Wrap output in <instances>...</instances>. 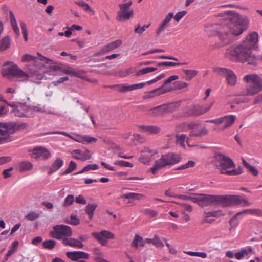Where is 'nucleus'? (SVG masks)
<instances>
[{"label": "nucleus", "mask_w": 262, "mask_h": 262, "mask_svg": "<svg viewBox=\"0 0 262 262\" xmlns=\"http://www.w3.org/2000/svg\"><path fill=\"white\" fill-rule=\"evenodd\" d=\"M182 159L181 155L173 152H169L161 156V158L155 161V164L150 170L155 174L157 172L167 166H170L180 162Z\"/></svg>", "instance_id": "nucleus-6"}, {"label": "nucleus", "mask_w": 262, "mask_h": 262, "mask_svg": "<svg viewBox=\"0 0 262 262\" xmlns=\"http://www.w3.org/2000/svg\"><path fill=\"white\" fill-rule=\"evenodd\" d=\"M187 13L186 11L178 12L173 17L176 21L179 22Z\"/></svg>", "instance_id": "nucleus-59"}, {"label": "nucleus", "mask_w": 262, "mask_h": 262, "mask_svg": "<svg viewBox=\"0 0 262 262\" xmlns=\"http://www.w3.org/2000/svg\"><path fill=\"white\" fill-rule=\"evenodd\" d=\"M183 72L186 75V80H191L198 74V71L195 70H183Z\"/></svg>", "instance_id": "nucleus-41"}, {"label": "nucleus", "mask_w": 262, "mask_h": 262, "mask_svg": "<svg viewBox=\"0 0 262 262\" xmlns=\"http://www.w3.org/2000/svg\"><path fill=\"white\" fill-rule=\"evenodd\" d=\"M33 111L39 112H45L48 114H52V113L49 110H46L45 107H41L40 105H37L34 106H28V111Z\"/></svg>", "instance_id": "nucleus-38"}, {"label": "nucleus", "mask_w": 262, "mask_h": 262, "mask_svg": "<svg viewBox=\"0 0 262 262\" xmlns=\"http://www.w3.org/2000/svg\"><path fill=\"white\" fill-rule=\"evenodd\" d=\"M28 152L32 158L40 160H47L51 156L50 151L42 146H37L33 149H29Z\"/></svg>", "instance_id": "nucleus-11"}, {"label": "nucleus", "mask_w": 262, "mask_h": 262, "mask_svg": "<svg viewBox=\"0 0 262 262\" xmlns=\"http://www.w3.org/2000/svg\"><path fill=\"white\" fill-rule=\"evenodd\" d=\"M190 129V137H201L208 134V131L205 126L198 123H191L188 124Z\"/></svg>", "instance_id": "nucleus-17"}, {"label": "nucleus", "mask_w": 262, "mask_h": 262, "mask_svg": "<svg viewBox=\"0 0 262 262\" xmlns=\"http://www.w3.org/2000/svg\"><path fill=\"white\" fill-rule=\"evenodd\" d=\"M195 199L194 203L202 208L213 205L220 206V195H211L204 193L194 194Z\"/></svg>", "instance_id": "nucleus-7"}, {"label": "nucleus", "mask_w": 262, "mask_h": 262, "mask_svg": "<svg viewBox=\"0 0 262 262\" xmlns=\"http://www.w3.org/2000/svg\"><path fill=\"white\" fill-rule=\"evenodd\" d=\"M99 166L96 164H88L86 166H85L81 170L74 173V174H78L91 170H97Z\"/></svg>", "instance_id": "nucleus-36"}, {"label": "nucleus", "mask_w": 262, "mask_h": 262, "mask_svg": "<svg viewBox=\"0 0 262 262\" xmlns=\"http://www.w3.org/2000/svg\"><path fill=\"white\" fill-rule=\"evenodd\" d=\"M246 81L245 90L242 92L240 95L243 96H253L262 91V78L258 75L248 74L244 77Z\"/></svg>", "instance_id": "nucleus-5"}, {"label": "nucleus", "mask_w": 262, "mask_h": 262, "mask_svg": "<svg viewBox=\"0 0 262 262\" xmlns=\"http://www.w3.org/2000/svg\"><path fill=\"white\" fill-rule=\"evenodd\" d=\"M10 45V38L8 36L3 38L0 40V50L1 51L6 50Z\"/></svg>", "instance_id": "nucleus-34"}, {"label": "nucleus", "mask_w": 262, "mask_h": 262, "mask_svg": "<svg viewBox=\"0 0 262 262\" xmlns=\"http://www.w3.org/2000/svg\"><path fill=\"white\" fill-rule=\"evenodd\" d=\"M173 17V13L172 12L169 13L166 16L163 21L159 25V26L156 31V34L158 36L159 35L161 32L164 31L168 27L169 23Z\"/></svg>", "instance_id": "nucleus-23"}, {"label": "nucleus", "mask_w": 262, "mask_h": 262, "mask_svg": "<svg viewBox=\"0 0 262 262\" xmlns=\"http://www.w3.org/2000/svg\"><path fill=\"white\" fill-rule=\"evenodd\" d=\"M146 85V83L141 82L140 83H137V84H133L132 85H129L130 86V91L139 89L143 88Z\"/></svg>", "instance_id": "nucleus-61"}, {"label": "nucleus", "mask_w": 262, "mask_h": 262, "mask_svg": "<svg viewBox=\"0 0 262 262\" xmlns=\"http://www.w3.org/2000/svg\"><path fill=\"white\" fill-rule=\"evenodd\" d=\"M161 130V128L156 125H148L147 133L151 134H157Z\"/></svg>", "instance_id": "nucleus-50"}, {"label": "nucleus", "mask_w": 262, "mask_h": 262, "mask_svg": "<svg viewBox=\"0 0 262 262\" xmlns=\"http://www.w3.org/2000/svg\"><path fill=\"white\" fill-rule=\"evenodd\" d=\"M173 203L180 205L187 211L191 212L192 211V207L190 205H188L184 203H179L177 202H173Z\"/></svg>", "instance_id": "nucleus-58"}, {"label": "nucleus", "mask_w": 262, "mask_h": 262, "mask_svg": "<svg viewBox=\"0 0 262 262\" xmlns=\"http://www.w3.org/2000/svg\"><path fill=\"white\" fill-rule=\"evenodd\" d=\"M12 107L13 109L11 111V113L13 114L15 116L19 117L26 116L25 112L28 111V106L25 104H22L20 106H16L15 104V106Z\"/></svg>", "instance_id": "nucleus-24"}, {"label": "nucleus", "mask_w": 262, "mask_h": 262, "mask_svg": "<svg viewBox=\"0 0 262 262\" xmlns=\"http://www.w3.org/2000/svg\"><path fill=\"white\" fill-rule=\"evenodd\" d=\"M228 13V20L226 24L234 36L241 34L248 28L249 20L247 16L239 15L233 11H229Z\"/></svg>", "instance_id": "nucleus-4"}, {"label": "nucleus", "mask_w": 262, "mask_h": 262, "mask_svg": "<svg viewBox=\"0 0 262 262\" xmlns=\"http://www.w3.org/2000/svg\"><path fill=\"white\" fill-rule=\"evenodd\" d=\"M63 244L71 247H77L81 248L83 247L84 245L80 241L75 238H68L63 239Z\"/></svg>", "instance_id": "nucleus-27"}, {"label": "nucleus", "mask_w": 262, "mask_h": 262, "mask_svg": "<svg viewBox=\"0 0 262 262\" xmlns=\"http://www.w3.org/2000/svg\"><path fill=\"white\" fill-rule=\"evenodd\" d=\"M258 38L257 33H250L241 43L229 47L226 51L225 56L232 61L256 65L257 58L252 54V49L255 47Z\"/></svg>", "instance_id": "nucleus-1"}, {"label": "nucleus", "mask_w": 262, "mask_h": 262, "mask_svg": "<svg viewBox=\"0 0 262 262\" xmlns=\"http://www.w3.org/2000/svg\"><path fill=\"white\" fill-rule=\"evenodd\" d=\"M75 69L71 67H67L62 70V71L67 74H69L74 76Z\"/></svg>", "instance_id": "nucleus-64"}, {"label": "nucleus", "mask_w": 262, "mask_h": 262, "mask_svg": "<svg viewBox=\"0 0 262 262\" xmlns=\"http://www.w3.org/2000/svg\"><path fill=\"white\" fill-rule=\"evenodd\" d=\"M115 86L118 87V91L122 93H125L126 92L130 91L129 85H128L126 84L114 85L110 86L109 87L113 88Z\"/></svg>", "instance_id": "nucleus-46"}, {"label": "nucleus", "mask_w": 262, "mask_h": 262, "mask_svg": "<svg viewBox=\"0 0 262 262\" xmlns=\"http://www.w3.org/2000/svg\"><path fill=\"white\" fill-rule=\"evenodd\" d=\"M33 167V164L29 161H23L19 162L17 165V168L19 171H25L30 170Z\"/></svg>", "instance_id": "nucleus-26"}, {"label": "nucleus", "mask_w": 262, "mask_h": 262, "mask_svg": "<svg viewBox=\"0 0 262 262\" xmlns=\"http://www.w3.org/2000/svg\"><path fill=\"white\" fill-rule=\"evenodd\" d=\"M97 206V204L95 203L93 204H89L85 207V211L88 215L89 216V218L91 219L92 218L93 216V213L94 211L95 210L96 207Z\"/></svg>", "instance_id": "nucleus-33"}, {"label": "nucleus", "mask_w": 262, "mask_h": 262, "mask_svg": "<svg viewBox=\"0 0 262 262\" xmlns=\"http://www.w3.org/2000/svg\"><path fill=\"white\" fill-rule=\"evenodd\" d=\"M146 242L148 243H151L154 245L156 246L157 247H163L164 244L161 241V240L157 237H155L153 239L150 238H146Z\"/></svg>", "instance_id": "nucleus-39"}, {"label": "nucleus", "mask_w": 262, "mask_h": 262, "mask_svg": "<svg viewBox=\"0 0 262 262\" xmlns=\"http://www.w3.org/2000/svg\"><path fill=\"white\" fill-rule=\"evenodd\" d=\"M67 256L72 260L77 261L79 259H88V253L83 251H69L66 253Z\"/></svg>", "instance_id": "nucleus-21"}, {"label": "nucleus", "mask_w": 262, "mask_h": 262, "mask_svg": "<svg viewBox=\"0 0 262 262\" xmlns=\"http://www.w3.org/2000/svg\"><path fill=\"white\" fill-rule=\"evenodd\" d=\"M66 222L73 225H77L79 224V220L75 215H71L69 219L66 220Z\"/></svg>", "instance_id": "nucleus-52"}, {"label": "nucleus", "mask_w": 262, "mask_h": 262, "mask_svg": "<svg viewBox=\"0 0 262 262\" xmlns=\"http://www.w3.org/2000/svg\"><path fill=\"white\" fill-rule=\"evenodd\" d=\"M27 126V124L26 123H23L21 124H17L14 123L12 125V127L17 130H22L26 128Z\"/></svg>", "instance_id": "nucleus-63"}, {"label": "nucleus", "mask_w": 262, "mask_h": 262, "mask_svg": "<svg viewBox=\"0 0 262 262\" xmlns=\"http://www.w3.org/2000/svg\"><path fill=\"white\" fill-rule=\"evenodd\" d=\"M142 212L145 215H146L149 217H156L158 214V213L157 212V211H156L154 210L151 209H145L144 210H143Z\"/></svg>", "instance_id": "nucleus-54"}, {"label": "nucleus", "mask_w": 262, "mask_h": 262, "mask_svg": "<svg viewBox=\"0 0 262 262\" xmlns=\"http://www.w3.org/2000/svg\"><path fill=\"white\" fill-rule=\"evenodd\" d=\"M77 167V164L73 161H71L68 167L63 171L61 174L66 175L73 171Z\"/></svg>", "instance_id": "nucleus-42"}, {"label": "nucleus", "mask_w": 262, "mask_h": 262, "mask_svg": "<svg viewBox=\"0 0 262 262\" xmlns=\"http://www.w3.org/2000/svg\"><path fill=\"white\" fill-rule=\"evenodd\" d=\"M157 70V68L154 67H146L143 69H141L138 70L136 73V75L137 76H140L142 75L146 74L148 73H150L154 72Z\"/></svg>", "instance_id": "nucleus-35"}, {"label": "nucleus", "mask_w": 262, "mask_h": 262, "mask_svg": "<svg viewBox=\"0 0 262 262\" xmlns=\"http://www.w3.org/2000/svg\"><path fill=\"white\" fill-rule=\"evenodd\" d=\"M134 69L133 68H130L125 70H121L115 73L114 75H118L120 77H125L133 73Z\"/></svg>", "instance_id": "nucleus-37"}, {"label": "nucleus", "mask_w": 262, "mask_h": 262, "mask_svg": "<svg viewBox=\"0 0 262 262\" xmlns=\"http://www.w3.org/2000/svg\"><path fill=\"white\" fill-rule=\"evenodd\" d=\"M63 165V161L61 159L57 158L52 164L49 171V174H51L53 172L58 170Z\"/></svg>", "instance_id": "nucleus-28"}, {"label": "nucleus", "mask_w": 262, "mask_h": 262, "mask_svg": "<svg viewBox=\"0 0 262 262\" xmlns=\"http://www.w3.org/2000/svg\"><path fill=\"white\" fill-rule=\"evenodd\" d=\"M179 76L177 75H172L164 81L163 84L158 88L154 90V92L161 91V93H166L168 92L174 90L173 88L168 86L167 84L171 82L172 81L177 80Z\"/></svg>", "instance_id": "nucleus-20"}, {"label": "nucleus", "mask_w": 262, "mask_h": 262, "mask_svg": "<svg viewBox=\"0 0 262 262\" xmlns=\"http://www.w3.org/2000/svg\"><path fill=\"white\" fill-rule=\"evenodd\" d=\"M132 4V1H130L126 3L119 5L120 11L118 12L117 19L119 21H124L129 19L133 15V11L129 9Z\"/></svg>", "instance_id": "nucleus-10"}, {"label": "nucleus", "mask_w": 262, "mask_h": 262, "mask_svg": "<svg viewBox=\"0 0 262 262\" xmlns=\"http://www.w3.org/2000/svg\"><path fill=\"white\" fill-rule=\"evenodd\" d=\"M74 201V196L73 195H68L65 199L62 206L63 207H67L71 205Z\"/></svg>", "instance_id": "nucleus-47"}, {"label": "nucleus", "mask_w": 262, "mask_h": 262, "mask_svg": "<svg viewBox=\"0 0 262 262\" xmlns=\"http://www.w3.org/2000/svg\"><path fill=\"white\" fill-rule=\"evenodd\" d=\"M236 116L233 115H226L217 119L207 120V122L214 123L215 124H220L225 123L224 125L221 130H224L230 126L235 121Z\"/></svg>", "instance_id": "nucleus-16"}, {"label": "nucleus", "mask_w": 262, "mask_h": 262, "mask_svg": "<svg viewBox=\"0 0 262 262\" xmlns=\"http://www.w3.org/2000/svg\"><path fill=\"white\" fill-rule=\"evenodd\" d=\"M176 138H177V143L179 144L181 146L185 148V145L184 144V142L185 140H186L187 144L189 146H191V145H189V141L190 140V137H187L186 135L185 134H181V135H176Z\"/></svg>", "instance_id": "nucleus-29"}, {"label": "nucleus", "mask_w": 262, "mask_h": 262, "mask_svg": "<svg viewBox=\"0 0 262 262\" xmlns=\"http://www.w3.org/2000/svg\"><path fill=\"white\" fill-rule=\"evenodd\" d=\"M242 162L245 166L248 169V170L252 173L254 176H257L258 173V170L254 166L250 165L244 159H242Z\"/></svg>", "instance_id": "nucleus-40"}, {"label": "nucleus", "mask_w": 262, "mask_h": 262, "mask_svg": "<svg viewBox=\"0 0 262 262\" xmlns=\"http://www.w3.org/2000/svg\"><path fill=\"white\" fill-rule=\"evenodd\" d=\"M3 66L4 68L2 71L3 75L11 80L22 81L30 78L32 81L39 83L44 77L42 72L34 69H30L28 74H26L13 62L7 61Z\"/></svg>", "instance_id": "nucleus-2"}, {"label": "nucleus", "mask_w": 262, "mask_h": 262, "mask_svg": "<svg viewBox=\"0 0 262 262\" xmlns=\"http://www.w3.org/2000/svg\"><path fill=\"white\" fill-rule=\"evenodd\" d=\"M183 64H186V63H180V62H173L170 61L162 62L157 63V66L159 67L161 66H179Z\"/></svg>", "instance_id": "nucleus-48"}, {"label": "nucleus", "mask_w": 262, "mask_h": 262, "mask_svg": "<svg viewBox=\"0 0 262 262\" xmlns=\"http://www.w3.org/2000/svg\"><path fill=\"white\" fill-rule=\"evenodd\" d=\"M150 26V24L144 25L142 27H140V25H138L137 27L135 29V32L138 33L139 35H141L146 29H147Z\"/></svg>", "instance_id": "nucleus-53"}, {"label": "nucleus", "mask_w": 262, "mask_h": 262, "mask_svg": "<svg viewBox=\"0 0 262 262\" xmlns=\"http://www.w3.org/2000/svg\"><path fill=\"white\" fill-rule=\"evenodd\" d=\"M190 112L189 115L199 116L204 114L203 112V106L200 105H193L189 108Z\"/></svg>", "instance_id": "nucleus-30"}, {"label": "nucleus", "mask_w": 262, "mask_h": 262, "mask_svg": "<svg viewBox=\"0 0 262 262\" xmlns=\"http://www.w3.org/2000/svg\"><path fill=\"white\" fill-rule=\"evenodd\" d=\"M8 129L7 124L0 122V143H4L9 141L10 133Z\"/></svg>", "instance_id": "nucleus-22"}, {"label": "nucleus", "mask_w": 262, "mask_h": 262, "mask_svg": "<svg viewBox=\"0 0 262 262\" xmlns=\"http://www.w3.org/2000/svg\"><path fill=\"white\" fill-rule=\"evenodd\" d=\"M176 197L185 201L191 200L193 202L194 199H195V195L194 194V196H188L186 195L180 194L176 196Z\"/></svg>", "instance_id": "nucleus-60"}, {"label": "nucleus", "mask_w": 262, "mask_h": 262, "mask_svg": "<svg viewBox=\"0 0 262 262\" xmlns=\"http://www.w3.org/2000/svg\"><path fill=\"white\" fill-rule=\"evenodd\" d=\"M195 165V162L194 161L190 160L188 161V162L181 166L178 167L177 168V170H183L189 168H192L194 167Z\"/></svg>", "instance_id": "nucleus-44"}, {"label": "nucleus", "mask_w": 262, "mask_h": 262, "mask_svg": "<svg viewBox=\"0 0 262 262\" xmlns=\"http://www.w3.org/2000/svg\"><path fill=\"white\" fill-rule=\"evenodd\" d=\"M114 164L119 165L120 166L127 167H132L133 166V165L132 163H130L128 162L123 161V160L116 161L114 162Z\"/></svg>", "instance_id": "nucleus-55"}, {"label": "nucleus", "mask_w": 262, "mask_h": 262, "mask_svg": "<svg viewBox=\"0 0 262 262\" xmlns=\"http://www.w3.org/2000/svg\"><path fill=\"white\" fill-rule=\"evenodd\" d=\"M72 231L71 227L64 225H58L53 227V231L51 232L52 237L63 242L64 239L71 236Z\"/></svg>", "instance_id": "nucleus-8"}, {"label": "nucleus", "mask_w": 262, "mask_h": 262, "mask_svg": "<svg viewBox=\"0 0 262 262\" xmlns=\"http://www.w3.org/2000/svg\"><path fill=\"white\" fill-rule=\"evenodd\" d=\"M161 91L154 92V90H153L151 91H149V92H148L147 93H146L147 94L144 96L143 99H146L152 98L155 96H158V95L164 94V93H161Z\"/></svg>", "instance_id": "nucleus-49"}, {"label": "nucleus", "mask_w": 262, "mask_h": 262, "mask_svg": "<svg viewBox=\"0 0 262 262\" xmlns=\"http://www.w3.org/2000/svg\"><path fill=\"white\" fill-rule=\"evenodd\" d=\"M60 134L66 136H67L75 141L84 143V142L88 143H92V142H96L97 141V139L95 138L89 136H78L77 139H74L72 136H71L69 134L67 133L66 132L63 131H54L51 132H47L43 134V135H48V134Z\"/></svg>", "instance_id": "nucleus-18"}, {"label": "nucleus", "mask_w": 262, "mask_h": 262, "mask_svg": "<svg viewBox=\"0 0 262 262\" xmlns=\"http://www.w3.org/2000/svg\"><path fill=\"white\" fill-rule=\"evenodd\" d=\"M146 242V239L144 240L140 236L136 235L133 241L132 242V245L137 249L139 245L144 246Z\"/></svg>", "instance_id": "nucleus-32"}, {"label": "nucleus", "mask_w": 262, "mask_h": 262, "mask_svg": "<svg viewBox=\"0 0 262 262\" xmlns=\"http://www.w3.org/2000/svg\"><path fill=\"white\" fill-rule=\"evenodd\" d=\"M184 252L192 256H198L203 258H205L207 257V254L205 252L193 251H184Z\"/></svg>", "instance_id": "nucleus-45"}, {"label": "nucleus", "mask_w": 262, "mask_h": 262, "mask_svg": "<svg viewBox=\"0 0 262 262\" xmlns=\"http://www.w3.org/2000/svg\"><path fill=\"white\" fill-rule=\"evenodd\" d=\"M175 86L173 88L174 90H181L184 88H187L188 84L185 82L178 81L174 83Z\"/></svg>", "instance_id": "nucleus-51"}, {"label": "nucleus", "mask_w": 262, "mask_h": 262, "mask_svg": "<svg viewBox=\"0 0 262 262\" xmlns=\"http://www.w3.org/2000/svg\"><path fill=\"white\" fill-rule=\"evenodd\" d=\"M180 105V102L169 105L163 104L150 109L148 112L147 115L152 116L161 115L164 112L173 111L175 107H178Z\"/></svg>", "instance_id": "nucleus-14"}, {"label": "nucleus", "mask_w": 262, "mask_h": 262, "mask_svg": "<svg viewBox=\"0 0 262 262\" xmlns=\"http://www.w3.org/2000/svg\"><path fill=\"white\" fill-rule=\"evenodd\" d=\"M248 255V252L245 249L241 250L239 252L235 253V256L237 259H241L244 256Z\"/></svg>", "instance_id": "nucleus-62"}, {"label": "nucleus", "mask_w": 262, "mask_h": 262, "mask_svg": "<svg viewBox=\"0 0 262 262\" xmlns=\"http://www.w3.org/2000/svg\"><path fill=\"white\" fill-rule=\"evenodd\" d=\"M213 158L215 160L214 167L220 170L221 173L229 176L238 175L242 173L243 170L241 166L233 170H228L235 167L233 161L229 157L221 153H216L214 155Z\"/></svg>", "instance_id": "nucleus-3"}, {"label": "nucleus", "mask_w": 262, "mask_h": 262, "mask_svg": "<svg viewBox=\"0 0 262 262\" xmlns=\"http://www.w3.org/2000/svg\"><path fill=\"white\" fill-rule=\"evenodd\" d=\"M121 44L122 41L121 40H116L105 46L102 49L101 52L103 53L108 52L111 50L117 48Z\"/></svg>", "instance_id": "nucleus-25"}, {"label": "nucleus", "mask_w": 262, "mask_h": 262, "mask_svg": "<svg viewBox=\"0 0 262 262\" xmlns=\"http://www.w3.org/2000/svg\"><path fill=\"white\" fill-rule=\"evenodd\" d=\"M122 198H124L127 199H133V200H142L144 198V195L140 193H129L126 194H123Z\"/></svg>", "instance_id": "nucleus-31"}, {"label": "nucleus", "mask_w": 262, "mask_h": 262, "mask_svg": "<svg viewBox=\"0 0 262 262\" xmlns=\"http://www.w3.org/2000/svg\"><path fill=\"white\" fill-rule=\"evenodd\" d=\"M218 35L220 39L224 45H228L233 41L234 34L230 29V27L226 23L223 25L218 31Z\"/></svg>", "instance_id": "nucleus-12"}, {"label": "nucleus", "mask_w": 262, "mask_h": 262, "mask_svg": "<svg viewBox=\"0 0 262 262\" xmlns=\"http://www.w3.org/2000/svg\"><path fill=\"white\" fill-rule=\"evenodd\" d=\"M39 217V214L35 212H31L26 215L25 217L29 221H34Z\"/></svg>", "instance_id": "nucleus-57"}, {"label": "nucleus", "mask_w": 262, "mask_h": 262, "mask_svg": "<svg viewBox=\"0 0 262 262\" xmlns=\"http://www.w3.org/2000/svg\"><path fill=\"white\" fill-rule=\"evenodd\" d=\"M37 54L39 56V59H38L36 57L32 56L31 55L26 54L23 56L22 61L32 62L34 67H38V68H41L42 67L44 66L43 63L40 62L43 61L44 60H46V63L47 64H53V61L52 60L45 57L44 56L40 54L39 53H37Z\"/></svg>", "instance_id": "nucleus-13"}, {"label": "nucleus", "mask_w": 262, "mask_h": 262, "mask_svg": "<svg viewBox=\"0 0 262 262\" xmlns=\"http://www.w3.org/2000/svg\"><path fill=\"white\" fill-rule=\"evenodd\" d=\"M220 206L227 207L230 205L243 204L248 205L247 201L239 195H220Z\"/></svg>", "instance_id": "nucleus-9"}, {"label": "nucleus", "mask_w": 262, "mask_h": 262, "mask_svg": "<svg viewBox=\"0 0 262 262\" xmlns=\"http://www.w3.org/2000/svg\"><path fill=\"white\" fill-rule=\"evenodd\" d=\"M213 71L221 76H225L229 85H234L236 84V76L230 70L225 68L216 67L214 69Z\"/></svg>", "instance_id": "nucleus-15"}, {"label": "nucleus", "mask_w": 262, "mask_h": 262, "mask_svg": "<svg viewBox=\"0 0 262 262\" xmlns=\"http://www.w3.org/2000/svg\"><path fill=\"white\" fill-rule=\"evenodd\" d=\"M42 245L44 248L52 249L56 245V242L52 239L47 240L43 242Z\"/></svg>", "instance_id": "nucleus-43"}, {"label": "nucleus", "mask_w": 262, "mask_h": 262, "mask_svg": "<svg viewBox=\"0 0 262 262\" xmlns=\"http://www.w3.org/2000/svg\"><path fill=\"white\" fill-rule=\"evenodd\" d=\"M85 73L86 72L83 70H78L75 69L74 76L85 80L86 79V76L84 75Z\"/></svg>", "instance_id": "nucleus-56"}, {"label": "nucleus", "mask_w": 262, "mask_h": 262, "mask_svg": "<svg viewBox=\"0 0 262 262\" xmlns=\"http://www.w3.org/2000/svg\"><path fill=\"white\" fill-rule=\"evenodd\" d=\"M92 234L102 245H105L107 239H113L114 234L110 231L103 230L100 232H92Z\"/></svg>", "instance_id": "nucleus-19"}]
</instances>
